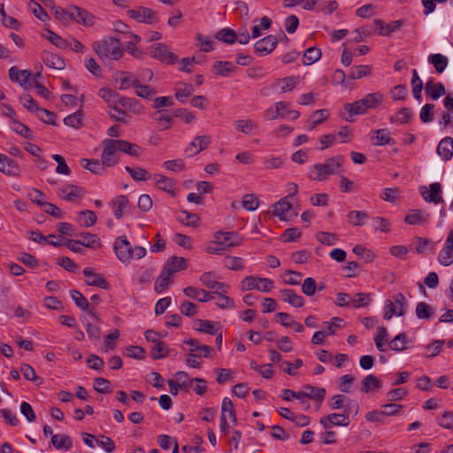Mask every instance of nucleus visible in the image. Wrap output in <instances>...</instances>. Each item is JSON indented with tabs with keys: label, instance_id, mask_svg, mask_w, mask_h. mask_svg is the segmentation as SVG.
I'll use <instances>...</instances> for the list:
<instances>
[{
	"label": "nucleus",
	"instance_id": "nucleus-1",
	"mask_svg": "<svg viewBox=\"0 0 453 453\" xmlns=\"http://www.w3.org/2000/svg\"><path fill=\"white\" fill-rule=\"evenodd\" d=\"M344 157L334 156L326 158L323 163L312 165L307 177L314 181H326L332 175H340L343 172Z\"/></svg>",
	"mask_w": 453,
	"mask_h": 453
},
{
	"label": "nucleus",
	"instance_id": "nucleus-2",
	"mask_svg": "<svg viewBox=\"0 0 453 453\" xmlns=\"http://www.w3.org/2000/svg\"><path fill=\"white\" fill-rule=\"evenodd\" d=\"M114 251L118 259L124 264H129L132 259H141L147 254L145 248L142 246L133 247L124 235L115 240Z\"/></svg>",
	"mask_w": 453,
	"mask_h": 453
},
{
	"label": "nucleus",
	"instance_id": "nucleus-3",
	"mask_svg": "<svg viewBox=\"0 0 453 453\" xmlns=\"http://www.w3.org/2000/svg\"><path fill=\"white\" fill-rule=\"evenodd\" d=\"M93 50L100 58L119 60L123 56V49L119 39L106 36L92 44Z\"/></svg>",
	"mask_w": 453,
	"mask_h": 453
},
{
	"label": "nucleus",
	"instance_id": "nucleus-4",
	"mask_svg": "<svg viewBox=\"0 0 453 453\" xmlns=\"http://www.w3.org/2000/svg\"><path fill=\"white\" fill-rule=\"evenodd\" d=\"M383 95L380 92L367 94L362 99L357 100L352 104H346L344 109L353 115L364 114L369 109H375L380 105L383 101Z\"/></svg>",
	"mask_w": 453,
	"mask_h": 453
},
{
	"label": "nucleus",
	"instance_id": "nucleus-5",
	"mask_svg": "<svg viewBox=\"0 0 453 453\" xmlns=\"http://www.w3.org/2000/svg\"><path fill=\"white\" fill-rule=\"evenodd\" d=\"M102 164L106 167L114 166L118 161V153L120 152L119 140L104 139L103 141Z\"/></svg>",
	"mask_w": 453,
	"mask_h": 453
},
{
	"label": "nucleus",
	"instance_id": "nucleus-6",
	"mask_svg": "<svg viewBox=\"0 0 453 453\" xmlns=\"http://www.w3.org/2000/svg\"><path fill=\"white\" fill-rule=\"evenodd\" d=\"M274 288V283L268 278H261L257 276H247L241 281V290L250 291L253 289L259 290L264 293L270 292Z\"/></svg>",
	"mask_w": 453,
	"mask_h": 453
},
{
	"label": "nucleus",
	"instance_id": "nucleus-7",
	"mask_svg": "<svg viewBox=\"0 0 453 453\" xmlns=\"http://www.w3.org/2000/svg\"><path fill=\"white\" fill-rule=\"evenodd\" d=\"M394 301L387 300L384 306V319L389 320L394 315L403 316L405 312L406 298L403 293H397Z\"/></svg>",
	"mask_w": 453,
	"mask_h": 453
},
{
	"label": "nucleus",
	"instance_id": "nucleus-8",
	"mask_svg": "<svg viewBox=\"0 0 453 453\" xmlns=\"http://www.w3.org/2000/svg\"><path fill=\"white\" fill-rule=\"evenodd\" d=\"M351 413V407L346 406L343 409L342 413H332L328 416L323 417L320 419V424L326 428L328 429L332 426H347L349 424V417Z\"/></svg>",
	"mask_w": 453,
	"mask_h": 453
},
{
	"label": "nucleus",
	"instance_id": "nucleus-9",
	"mask_svg": "<svg viewBox=\"0 0 453 453\" xmlns=\"http://www.w3.org/2000/svg\"><path fill=\"white\" fill-rule=\"evenodd\" d=\"M113 79L120 90L134 88L135 86H138L139 81L136 74L126 71H117L113 75Z\"/></svg>",
	"mask_w": 453,
	"mask_h": 453
},
{
	"label": "nucleus",
	"instance_id": "nucleus-10",
	"mask_svg": "<svg viewBox=\"0 0 453 453\" xmlns=\"http://www.w3.org/2000/svg\"><path fill=\"white\" fill-rule=\"evenodd\" d=\"M419 191L424 200L427 203L438 204L443 202L441 186L439 182L430 184L429 189L426 187H421Z\"/></svg>",
	"mask_w": 453,
	"mask_h": 453
},
{
	"label": "nucleus",
	"instance_id": "nucleus-11",
	"mask_svg": "<svg viewBox=\"0 0 453 453\" xmlns=\"http://www.w3.org/2000/svg\"><path fill=\"white\" fill-rule=\"evenodd\" d=\"M430 214L421 209H411L404 217V222L411 226H424L428 223Z\"/></svg>",
	"mask_w": 453,
	"mask_h": 453
},
{
	"label": "nucleus",
	"instance_id": "nucleus-12",
	"mask_svg": "<svg viewBox=\"0 0 453 453\" xmlns=\"http://www.w3.org/2000/svg\"><path fill=\"white\" fill-rule=\"evenodd\" d=\"M453 257V229L449 231L444 242L442 250L438 255V261L443 266H449L452 264Z\"/></svg>",
	"mask_w": 453,
	"mask_h": 453
},
{
	"label": "nucleus",
	"instance_id": "nucleus-13",
	"mask_svg": "<svg viewBox=\"0 0 453 453\" xmlns=\"http://www.w3.org/2000/svg\"><path fill=\"white\" fill-rule=\"evenodd\" d=\"M150 54L152 58H157L160 61H165L168 64H173L177 59L176 55L169 51L167 46L162 43L152 45Z\"/></svg>",
	"mask_w": 453,
	"mask_h": 453
},
{
	"label": "nucleus",
	"instance_id": "nucleus-14",
	"mask_svg": "<svg viewBox=\"0 0 453 453\" xmlns=\"http://www.w3.org/2000/svg\"><path fill=\"white\" fill-rule=\"evenodd\" d=\"M72 12L69 13V18L76 22L87 27H91L95 23V17L87 10L78 6H72Z\"/></svg>",
	"mask_w": 453,
	"mask_h": 453
},
{
	"label": "nucleus",
	"instance_id": "nucleus-15",
	"mask_svg": "<svg viewBox=\"0 0 453 453\" xmlns=\"http://www.w3.org/2000/svg\"><path fill=\"white\" fill-rule=\"evenodd\" d=\"M200 281L208 288L215 289L214 293H219V291L226 293L229 289L227 284L216 280V274L213 272L203 273L200 276Z\"/></svg>",
	"mask_w": 453,
	"mask_h": 453
},
{
	"label": "nucleus",
	"instance_id": "nucleus-16",
	"mask_svg": "<svg viewBox=\"0 0 453 453\" xmlns=\"http://www.w3.org/2000/svg\"><path fill=\"white\" fill-rule=\"evenodd\" d=\"M278 40L274 35H267L254 44L255 52L259 56H266L277 46Z\"/></svg>",
	"mask_w": 453,
	"mask_h": 453
},
{
	"label": "nucleus",
	"instance_id": "nucleus-17",
	"mask_svg": "<svg viewBox=\"0 0 453 453\" xmlns=\"http://www.w3.org/2000/svg\"><path fill=\"white\" fill-rule=\"evenodd\" d=\"M210 143L211 137L209 135L196 136L194 141L189 142L185 152L188 157H193L205 150Z\"/></svg>",
	"mask_w": 453,
	"mask_h": 453
},
{
	"label": "nucleus",
	"instance_id": "nucleus-18",
	"mask_svg": "<svg viewBox=\"0 0 453 453\" xmlns=\"http://www.w3.org/2000/svg\"><path fill=\"white\" fill-rule=\"evenodd\" d=\"M216 240H221L226 249L238 247L242 243V238L236 232L218 231L214 234Z\"/></svg>",
	"mask_w": 453,
	"mask_h": 453
},
{
	"label": "nucleus",
	"instance_id": "nucleus-19",
	"mask_svg": "<svg viewBox=\"0 0 453 453\" xmlns=\"http://www.w3.org/2000/svg\"><path fill=\"white\" fill-rule=\"evenodd\" d=\"M273 207V215L278 217L280 220L286 221L291 218L292 203L288 201V196L280 199L274 203Z\"/></svg>",
	"mask_w": 453,
	"mask_h": 453
},
{
	"label": "nucleus",
	"instance_id": "nucleus-20",
	"mask_svg": "<svg viewBox=\"0 0 453 453\" xmlns=\"http://www.w3.org/2000/svg\"><path fill=\"white\" fill-rule=\"evenodd\" d=\"M187 266L188 263L184 257H172L165 262L162 271L172 277L174 273L185 270Z\"/></svg>",
	"mask_w": 453,
	"mask_h": 453
},
{
	"label": "nucleus",
	"instance_id": "nucleus-21",
	"mask_svg": "<svg viewBox=\"0 0 453 453\" xmlns=\"http://www.w3.org/2000/svg\"><path fill=\"white\" fill-rule=\"evenodd\" d=\"M326 396V389L324 388H316L311 385H305L299 391V400L302 398H310L319 403L323 402Z\"/></svg>",
	"mask_w": 453,
	"mask_h": 453
},
{
	"label": "nucleus",
	"instance_id": "nucleus-22",
	"mask_svg": "<svg viewBox=\"0 0 453 453\" xmlns=\"http://www.w3.org/2000/svg\"><path fill=\"white\" fill-rule=\"evenodd\" d=\"M83 274L86 277L87 285L96 286L103 289L109 288V282L99 273H95L90 267L85 268L83 270Z\"/></svg>",
	"mask_w": 453,
	"mask_h": 453
},
{
	"label": "nucleus",
	"instance_id": "nucleus-23",
	"mask_svg": "<svg viewBox=\"0 0 453 453\" xmlns=\"http://www.w3.org/2000/svg\"><path fill=\"white\" fill-rule=\"evenodd\" d=\"M70 296H71L72 299L73 300V302L75 303V304L80 309H81L82 311H88L89 313V315L91 316V318L95 321H97V322L99 321L98 316L94 311V310L90 308L88 300L80 291L73 289L70 291Z\"/></svg>",
	"mask_w": 453,
	"mask_h": 453
},
{
	"label": "nucleus",
	"instance_id": "nucleus-24",
	"mask_svg": "<svg viewBox=\"0 0 453 453\" xmlns=\"http://www.w3.org/2000/svg\"><path fill=\"white\" fill-rule=\"evenodd\" d=\"M193 328L198 332L214 335L220 330L219 323L205 320V319H196L194 322Z\"/></svg>",
	"mask_w": 453,
	"mask_h": 453
},
{
	"label": "nucleus",
	"instance_id": "nucleus-25",
	"mask_svg": "<svg viewBox=\"0 0 453 453\" xmlns=\"http://www.w3.org/2000/svg\"><path fill=\"white\" fill-rule=\"evenodd\" d=\"M59 196L66 201L75 202L77 199L81 198L84 196V191L81 187L67 184L61 188Z\"/></svg>",
	"mask_w": 453,
	"mask_h": 453
},
{
	"label": "nucleus",
	"instance_id": "nucleus-26",
	"mask_svg": "<svg viewBox=\"0 0 453 453\" xmlns=\"http://www.w3.org/2000/svg\"><path fill=\"white\" fill-rule=\"evenodd\" d=\"M31 76L32 74L28 70H19L16 66H12L9 69L10 79L24 88L30 85Z\"/></svg>",
	"mask_w": 453,
	"mask_h": 453
},
{
	"label": "nucleus",
	"instance_id": "nucleus-27",
	"mask_svg": "<svg viewBox=\"0 0 453 453\" xmlns=\"http://www.w3.org/2000/svg\"><path fill=\"white\" fill-rule=\"evenodd\" d=\"M128 15L139 22H152L156 17L155 12L147 7H140L135 10H129Z\"/></svg>",
	"mask_w": 453,
	"mask_h": 453
},
{
	"label": "nucleus",
	"instance_id": "nucleus-28",
	"mask_svg": "<svg viewBox=\"0 0 453 453\" xmlns=\"http://www.w3.org/2000/svg\"><path fill=\"white\" fill-rule=\"evenodd\" d=\"M0 172L6 175L16 176L19 174V169L13 159L0 153Z\"/></svg>",
	"mask_w": 453,
	"mask_h": 453
},
{
	"label": "nucleus",
	"instance_id": "nucleus-29",
	"mask_svg": "<svg viewBox=\"0 0 453 453\" xmlns=\"http://www.w3.org/2000/svg\"><path fill=\"white\" fill-rule=\"evenodd\" d=\"M282 300L295 308H301L304 305V299L292 289L280 290Z\"/></svg>",
	"mask_w": 453,
	"mask_h": 453
},
{
	"label": "nucleus",
	"instance_id": "nucleus-30",
	"mask_svg": "<svg viewBox=\"0 0 453 453\" xmlns=\"http://www.w3.org/2000/svg\"><path fill=\"white\" fill-rule=\"evenodd\" d=\"M288 104L283 101L277 102L274 107L268 108L264 112V118L267 120H274L277 119H285L286 115L280 112V109H288Z\"/></svg>",
	"mask_w": 453,
	"mask_h": 453
},
{
	"label": "nucleus",
	"instance_id": "nucleus-31",
	"mask_svg": "<svg viewBox=\"0 0 453 453\" xmlns=\"http://www.w3.org/2000/svg\"><path fill=\"white\" fill-rule=\"evenodd\" d=\"M298 83L299 77L288 76L283 79L277 80L273 86L277 88L280 90V92L287 93L292 91Z\"/></svg>",
	"mask_w": 453,
	"mask_h": 453
},
{
	"label": "nucleus",
	"instance_id": "nucleus-32",
	"mask_svg": "<svg viewBox=\"0 0 453 453\" xmlns=\"http://www.w3.org/2000/svg\"><path fill=\"white\" fill-rule=\"evenodd\" d=\"M186 296L196 299L199 302H209L212 300V296L204 289H198L194 287H187L183 289Z\"/></svg>",
	"mask_w": 453,
	"mask_h": 453
},
{
	"label": "nucleus",
	"instance_id": "nucleus-33",
	"mask_svg": "<svg viewBox=\"0 0 453 453\" xmlns=\"http://www.w3.org/2000/svg\"><path fill=\"white\" fill-rule=\"evenodd\" d=\"M437 154L444 160H449L453 155V138L445 137L438 144Z\"/></svg>",
	"mask_w": 453,
	"mask_h": 453
},
{
	"label": "nucleus",
	"instance_id": "nucleus-34",
	"mask_svg": "<svg viewBox=\"0 0 453 453\" xmlns=\"http://www.w3.org/2000/svg\"><path fill=\"white\" fill-rule=\"evenodd\" d=\"M152 118L158 124L160 130L169 129L173 122V117L165 111H157L152 114Z\"/></svg>",
	"mask_w": 453,
	"mask_h": 453
},
{
	"label": "nucleus",
	"instance_id": "nucleus-35",
	"mask_svg": "<svg viewBox=\"0 0 453 453\" xmlns=\"http://www.w3.org/2000/svg\"><path fill=\"white\" fill-rule=\"evenodd\" d=\"M154 180L159 189L164 190L167 193L174 194L176 182L174 180L168 178L165 175L156 174Z\"/></svg>",
	"mask_w": 453,
	"mask_h": 453
},
{
	"label": "nucleus",
	"instance_id": "nucleus-36",
	"mask_svg": "<svg viewBox=\"0 0 453 453\" xmlns=\"http://www.w3.org/2000/svg\"><path fill=\"white\" fill-rule=\"evenodd\" d=\"M211 70L216 75L228 76L236 70V67L228 61H217Z\"/></svg>",
	"mask_w": 453,
	"mask_h": 453
},
{
	"label": "nucleus",
	"instance_id": "nucleus-37",
	"mask_svg": "<svg viewBox=\"0 0 453 453\" xmlns=\"http://www.w3.org/2000/svg\"><path fill=\"white\" fill-rule=\"evenodd\" d=\"M425 90L434 100L438 99L446 93L444 85L441 82H434L433 80L426 83Z\"/></svg>",
	"mask_w": 453,
	"mask_h": 453
},
{
	"label": "nucleus",
	"instance_id": "nucleus-38",
	"mask_svg": "<svg viewBox=\"0 0 453 453\" xmlns=\"http://www.w3.org/2000/svg\"><path fill=\"white\" fill-rule=\"evenodd\" d=\"M374 136L372 137L374 141L373 145L375 146H383L395 144V140L391 137L390 133L388 129L382 128L378 129L374 132Z\"/></svg>",
	"mask_w": 453,
	"mask_h": 453
},
{
	"label": "nucleus",
	"instance_id": "nucleus-39",
	"mask_svg": "<svg viewBox=\"0 0 453 453\" xmlns=\"http://www.w3.org/2000/svg\"><path fill=\"white\" fill-rule=\"evenodd\" d=\"M374 22L376 27L380 30L379 35L386 36H388L391 33L398 30L403 25L401 20H395L388 25H385L380 19H375Z\"/></svg>",
	"mask_w": 453,
	"mask_h": 453
},
{
	"label": "nucleus",
	"instance_id": "nucleus-40",
	"mask_svg": "<svg viewBox=\"0 0 453 453\" xmlns=\"http://www.w3.org/2000/svg\"><path fill=\"white\" fill-rule=\"evenodd\" d=\"M51 442L57 449L68 450L73 447V441L69 435L58 434L52 435Z\"/></svg>",
	"mask_w": 453,
	"mask_h": 453
},
{
	"label": "nucleus",
	"instance_id": "nucleus-41",
	"mask_svg": "<svg viewBox=\"0 0 453 453\" xmlns=\"http://www.w3.org/2000/svg\"><path fill=\"white\" fill-rule=\"evenodd\" d=\"M409 340L405 333L398 334L389 342V349L394 351H403L408 349Z\"/></svg>",
	"mask_w": 453,
	"mask_h": 453
},
{
	"label": "nucleus",
	"instance_id": "nucleus-42",
	"mask_svg": "<svg viewBox=\"0 0 453 453\" xmlns=\"http://www.w3.org/2000/svg\"><path fill=\"white\" fill-rule=\"evenodd\" d=\"M381 387V381L376 376L369 374L362 380L361 391L364 393H369L373 389H380Z\"/></svg>",
	"mask_w": 453,
	"mask_h": 453
},
{
	"label": "nucleus",
	"instance_id": "nucleus-43",
	"mask_svg": "<svg viewBox=\"0 0 453 453\" xmlns=\"http://www.w3.org/2000/svg\"><path fill=\"white\" fill-rule=\"evenodd\" d=\"M173 280L172 277L166 274L164 271H161L155 282L154 289L157 294H162L173 284Z\"/></svg>",
	"mask_w": 453,
	"mask_h": 453
},
{
	"label": "nucleus",
	"instance_id": "nucleus-44",
	"mask_svg": "<svg viewBox=\"0 0 453 453\" xmlns=\"http://www.w3.org/2000/svg\"><path fill=\"white\" fill-rule=\"evenodd\" d=\"M428 62L433 65L438 73H441L448 65V58L441 53L432 54L428 57Z\"/></svg>",
	"mask_w": 453,
	"mask_h": 453
},
{
	"label": "nucleus",
	"instance_id": "nucleus-45",
	"mask_svg": "<svg viewBox=\"0 0 453 453\" xmlns=\"http://www.w3.org/2000/svg\"><path fill=\"white\" fill-rule=\"evenodd\" d=\"M81 240H78L81 246L90 249H98L102 243L100 239L94 234L81 233L80 234Z\"/></svg>",
	"mask_w": 453,
	"mask_h": 453
},
{
	"label": "nucleus",
	"instance_id": "nucleus-46",
	"mask_svg": "<svg viewBox=\"0 0 453 453\" xmlns=\"http://www.w3.org/2000/svg\"><path fill=\"white\" fill-rule=\"evenodd\" d=\"M215 38L225 43L233 44L236 42L237 33L232 28L225 27L216 33Z\"/></svg>",
	"mask_w": 453,
	"mask_h": 453
},
{
	"label": "nucleus",
	"instance_id": "nucleus-47",
	"mask_svg": "<svg viewBox=\"0 0 453 453\" xmlns=\"http://www.w3.org/2000/svg\"><path fill=\"white\" fill-rule=\"evenodd\" d=\"M234 125L237 131L245 134H250L257 128V124L250 119H238Z\"/></svg>",
	"mask_w": 453,
	"mask_h": 453
},
{
	"label": "nucleus",
	"instance_id": "nucleus-48",
	"mask_svg": "<svg viewBox=\"0 0 453 453\" xmlns=\"http://www.w3.org/2000/svg\"><path fill=\"white\" fill-rule=\"evenodd\" d=\"M221 417L229 418L234 425H236L237 423L234 404L227 397H225L222 402Z\"/></svg>",
	"mask_w": 453,
	"mask_h": 453
},
{
	"label": "nucleus",
	"instance_id": "nucleus-49",
	"mask_svg": "<svg viewBox=\"0 0 453 453\" xmlns=\"http://www.w3.org/2000/svg\"><path fill=\"white\" fill-rule=\"evenodd\" d=\"M412 111L410 108H402L400 109L395 115H393L389 118L390 123L395 124H406L412 118Z\"/></svg>",
	"mask_w": 453,
	"mask_h": 453
},
{
	"label": "nucleus",
	"instance_id": "nucleus-50",
	"mask_svg": "<svg viewBox=\"0 0 453 453\" xmlns=\"http://www.w3.org/2000/svg\"><path fill=\"white\" fill-rule=\"evenodd\" d=\"M125 170L130 174L135 181L147 180L150 179L151 174L145 169L142 167H130L127 165Z\"/></svg>",
	"mask_w": 453,
	"mask_h": 453
},
{
	"label": "nucleus",
	"instance_id": "nucleus-51",
	"mask_svg": "<svg viewBox=\"0 0 453 453\" xmlns=\"http://www.w3.org/2000/svg\"><path fill=\"white\" fill-rule=\"evenodd\" d=\"M128 204V198L126 196H118L112 202L113 212L117 219H121L124 210Z\"/></svg>",
	"mask_w": 453,
	"mask_h": 453
},
{
	"label": "nucleus",
	"instance_id": "nucleus-52",
	"mask_svg": "<svg viewBox=\"0 0 453 453\" xmlns=\"http://www.w3.org/2000/svg\"><path fill=\"white\" fill-rule=\"evenodd\" d=\"M415 311L419 319H430L434 315V309L426 302H419Z\"/></svg>",
	"mask_w": 453,
	"mask_h": 453
},
{
	"label": "nucleus",
	"instance_id": "nucleus-53",
	"mask_svg": "<svg viewBox=\"0 0 453 453\" xmlns=\"http://www.w3.org/2000/svg\"><path fill=\"white\" fill-rule=\"evenodd\" d=\"M377 331H378V333L374 337V342H375L376 348L381 352H386L387 351L386 343L388 342V331L384 326H379L377 328Z\"/></svg>",
	"mask_w": 453,
	"mask_h": 453
},
{
	"label": "nucleus",
	"instance_id": "nucleus-54",
	"mask_svg": "<svg viewBox=\"0 0 453 453\" xmlns=\"http://www.w3.org/2000/svg\"><path fill=\"white\" fill-rule=\"evenodd\" d=\"M372 66L367 65H355L350 69L349 78L352 80L361 79L370 75Z\"/></svg>",
	"mask_w": 453,
	"mask_h": 453
},
{
	"label": "nucleus",
	"instance_id": "nucleus-55",
	"mask_svg": "<svg viewBox=\"0 0 453 453\" xmlns=\"http://www.w3.org/2000/svg\"><path fill=\"white\" fill-rule=\"evenodd\" d=\"M223 264L227 269L234 271H240L244 267V261L239 257L226 256L223 259Z\"/></svg>",
	"mask_w": 453,
	"mask_h": 453
},
{
	"label": "nucleus",
	"instance_id": "nucleus-56",
	"mask_svg": "<svg viewBox=\"0 0 453 453\" xmlns=\"http://www.w3.org/2000/svg\"><path fill=\"white\" fill-rule=\"evenodd\" d=\"M412 94L416 100L421 101V91L423 89V82L420 80L416 69L412 70L411 77Z\"/></svg>",
	"mask_w": 453,
	"mask_h": 453
},
{
	"label": "nucleus",
	"instance_id": "nucleus-57",
	"mask_svg": "<svg viewBox=\"0 0 453 453\" xmlns=\"http://www.w3.org/2000/svg\"><path fill=\"white\" fill-rule=\"evenodd\" d=\"M97 217L96 213L90 210H86L79 212V221L81 226L85 227L92 226L96 224Z\"/></svg>",
	"mask_w": 453,
	"mask_h": 453
},
{
	"label": "nucleus",
	"instance_id": "nucleus-58",
	"mask_svg": "<svg viewBox=\"0 0 453 453\" xmlns=\"http://www.w3.org/2000/svg\"><path fill=\"white\" fill-rule=\"evenodd\" d=\"M347 217L349 223L353 226H363L369 218V215L364 211H351Z\"/></svg>",
	"mask_w": 453,
	"mask_h": 453
},
{
	"label": "nucleus",
	"instance_id": "nucleus-59",
	"mask_svg": "<svg viewBox=\"0 0 453 453\" xmlns=\"http://www.w3.org/2000/svg\"><path fill=\"white\" fill-rule=\"evenodd\" d=\"M321 58V50L316 47H310L303 53V62L306 65H310L317 62Z\"/></svg>",
	"mask_w": 453,
	"mask_h": 453
},
{
	"label": "nucleus",
	"instance_id": "nucleus-60",
	"mask_svg": "<svg viewBox=\"0 0 453 453\" xmlns=\"http://www.w3.org/2000/svg\"><path fill=\"white\" fill-rule=\"evenodd\" d=\"M43 62L47 66L57 70H62L65 68V61L56 54H47L43 58Z\"/></svg>",
	"mask_w": 453,
	"mask_h": 453
},
{
	"label": "nucleus",
	"instance_id": "nucleus-61",
	"mask_svg": "<svg viewBox=\"0 0 453 453\" xmlns=\"http://www.w3.org/2000/svg\"><path fill=\"white\" fill-rule=\"evenodd\" d=\"M193 92L194 88L192 85L180 83L179 87L175 88V97L178 101L184 102Z\"/></svg>",
	"mask_w": 453,
	"mask_h": 453
},
{
	"label": "nucleus",
	"instance_id": "nucleus-62",
	"mask_svg": "<svg viewBox=\"0 0 453 453\" xmlns=\"http://www.w3.org/2000/svg\"><path fill=\"white\" fill-rule=\"evenodd\" d=\"M372 302L370 294L367 293H357L351 297V304L354 308H361L368 306Z\"/></svg>",
	"mask_w": 453,
	"mask_h": 453
},
{
	"label": "nucleus",
	"instance_id": "nucleus-63",
	"mask_svg": "<svg viewBox=\"0 0 453 453\" xmlns=\"http://www.w3.org/2000/svg\"><path fill=\"white\" fill-rule=\"evenodd\" d=\"M169 349L164 342H157L151 348L150 354L153 359H161L168 356Z\"/></svg>",
	"mask_w": 453,
	"mask_h": 453
},
{
	"label": "nucleus",
	"instance_id": "nucleus-64",
	"mask_svg": "<svg viewBox=\"0 0 453 453\" xmlns=\"http://www.w3.org/2000/svg\"><path fill=\"white\" fill-rule=\"evenodd\" d=\"M99 96L104 99L109 106L111 108L112 105L117 104V99L119 94L108 88H103L98 92Z\"/></svg>",
	"mask_w": 453,
	"mask_h": 453
}]
</instances>
